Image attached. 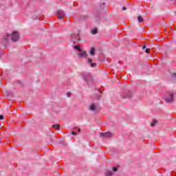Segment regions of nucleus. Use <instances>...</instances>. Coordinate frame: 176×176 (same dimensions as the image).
<instances>
[{"instance_id":"nucleus-8","label":"nucleus","mask_w":176,"mask_h":176,"mask_svg":"<svg viewBox=\"0 0 176 176\" xmlns=\"http://www.w3.org/2000/svg\"><path fill=\"white\" fill-rule=\"evenodd\" d=\"M100 137H105L106 138H109V137H112V133L111 132L107 131L106 133H100Z\"/></svg>"},{"instance_id":"nucleus-27","label":"nucleus","mask_w":176,"mask_h":176,"mask_svg":"<svg viewBox=\"0 0 176 176\" xmlns=\"http://www.w3.org/2000/svg\"><path fill=\"white\" fill-rule=\"evenodd\" d=\"M142 49H146V45H143Z\"/></svg>"},{"instance_id":"nucleus-13","label":"nucleus","mask_w":176,"mask_h":176,"mask_svg":"<svg viewBox=\"0 0 176 176\" xmlns=\"http://www.w3.org/2000/svg\"><path fill=\"white\" fill-rule=\"evenodd\" d=\"M95 53H96V50L91 47L89 51V54H91V56H94Z\"/></svg>"},{"instance_id":"nucleus-18","label":"nucleus","mask_w":176,"mask_h":176,"mask_svg":"<svg viewBox=\"0 0 176 176\" xmlns=\"http://www.w3.org/2000/svg\"><path fill=\"white\" fill-rule=\"evenodd\" d=\"M156 123H157V121L156 120H153V122H151V126L154 127L155 124H156Z\"/></svg>"},{"instance_id":"nucleus-23","label":"nucleus","mask_w":176,"mask_h":176,"mask_svg":"<svg viewBox=\"0 0 176 176\" xmlns=\"http://www.w3.org/2000/svg\"><path fill=\"white\" fill-rule=\"evenodd\" d=\"M0 120H3V116L0 115Z\"/></svg>"},{"instance_id":"nucleus-15","label":"nucleus","mask_w":176,"mask_h":176,"mask_svg":"<svg viewBox=\"0 0 176 176\" xmlns=\"http://www.w3.org/2000/svg\"><path fill=\"white\" fill-rule=\"evenodd\" d=\"M74 49L78 50V52H82V49L80 48V45H75Z\"/></svg>"},{"instance_id":"nucleus-24","label":"nucleus","mask_w":176,"mask_h":176,"mask_svg":"<svg viewBox=\"0 0 176 176\" xmlns=\"http://www.w3.org/2000/svg\"><path fill=\"white\" fill-rule=\"evenodd\" d=\"M122 10H127V8L123 7V8H122Z\"/></svg>"},{"instance_id":"nucleus-25","label":"nucleus","mask_w":176,"mask_h":176,"mask_svg":"<svg viewBox=\"0 0 176 176\" xmlns=\"http://www.w3.org/2000/svg\"><path fill=\"white\" fill-rule=\"evenodd\" d=\"M2 54H3V51L0 50V56H2Z\"/></svg>"},{"instance_id":"nucleus-20","label":"nucleus","mask_w":176,"mask_h":176,"mask_svg":"<svg viewBox=\"0 0 176 176\" xmlns=\"http://www.w3.org/2000/svg\"><path fill=\"white\" fill-rule=\"evenodd\" d=\"M172 78H176V73L172 74Z\"/></svg>"},{"instance_id":"nucleus-1","label":"nucleus","mask_w":176,"mask_h":176,"mask_svg":"<svg viewBox=\"0 0 176 176\" xmlns=\"http://www.w3.org/2000/svg\"><path fill=\"white\" fill-rule=\"evenodd\" d=\"M9 38H11L12 42H17L20 39V34L17 32H13L12 34H6V36L0 41V43L6 46V43L9 42Z\"/></svg>"},{"instance_id":"nucleus-19","label":"nucleus","mask_w":176,"mask_h":176,"mask_svg":"<svg viewBox=\"0 0 176 176\" xmlns=\"http://www.w3.org/2000/svg\"><path fill=\"white\" fill-rule=\"evenodd\" d=\"M113 171L114 173H116L118 171V168L117 167H113Z\"/></svg>"},{"instance_id":"nucleus-10","label":"nucleus","mask_w":176,"mask_h":176,"mask_svg":"<svg viewBox=\"0 0 176 176\" xmlns=\"http://www.w3.org/2000/svg\"><path fill=\"white\" fill-rule=\"evenodd\" d=\"M78 56L80 57H87V53H86V52H80L79 54H78Z\"/></svg>"},{"instance_id":"nucleus-21","label":"nucleus","mask_w":176,"mask_h":176,"mask_svg":"<svg viewBox=\"0 0 176 176\" xmlns=\"http://www.w3.org/2000/svg\"><path fill=\"white\" fill-rule=\"evenodd\" d=\"M71 92H67V97H71Z\"/></svg>"},{"instance_id":"nucleus-28","label":"nucleus","mask_w":176,"mask_h":176,"mask_svg":"<svg viewBox=\"0 0 176 176\" xmlns=\"http://www.w3.org/2000/svg\"><path fill=\"white\" fill-rule=\"evenodd\" d=\"M103 5H105V3H103Z\"/></svg>"},{"instance_id":"nucleus-3","label":"nucleus","mask_w":176,"mask_h":176,"mask_svg":"<svg viewBox=\"0 0 176 176\" xmlns=\"http://www.w3.org/2000/svg\"><path fill=\"white\" fill-rule=\"evenodd\" d=\"M89 109L93 112H98V111H100V105L97 103L93 102L89 105Z\"/></svg>"},{"instance_id":"nucleus-7","label":"nucleus","mask_w":176,"mask_h":176,"mask_svg":"<svg viewBox=\"0 0 176 176\" xmlns=\"http://www.w3.org/2000/svg\"><path fill=\"white\" fill-rule=\"evenodd\" d=\"M131 97H133V92L131 91H127L124 95L122 96V98H131Z\"/></svg>"},{"instance_id":"nucleus-16","label":"nucleus","mask_w":176,"mask_h":176,"mask_svg":"<svg viewBox=\"0 0 176 176\" xmlns=\"http://www.w3.org/2000/svg\"><path fill=\"white\" fill-rule=\"evenodd\" d=\"M138 21H139V23H144V19L141 16H138Z\"/></svg>"},{"instance_id":"nucleus-11","label":"nucleus","mask_w":176,"mask_h":176,"mask_svg":"<svg viewBox=\"0 0 176 176\" xmlns=\"http://www.w3.org/2000/svg\"><path fill=\"white\" fill-rule=\"evenodd\" d=\"M78 131V133H80V129H78L76 127L74 128V131L72 132V135H76L77 133L75 131Z\"/></svg>"},{"instance_id":"nucleus-9","label":"nucleus","mask_w":176,"mask_h":176,"mask_svg":"<svg viewBox=\"0 0 176 176\" xmlns=\"http://www.w3.org/2000/svg\"><path fill=\"white\" fill-rule=\"evenodd\" d=\"M88 63L89 64H90L92 68H95V67H97V64L93 63V60H91V58H88Z\"/></svg>"},{"instance_id":"nucleus-6","label":"nucleus","mask_w":176,"mask_h":176,"mask_svg":"<svg viewBox=\"0 0 176 176\" xmlns=\"http://www.w3.org/2000/svg\"><path fill=\"white\" fill-rule=\"evenodd\" d=\"M57 16H58V20H63V19L65 17V13L63 10H59L57 12Z\"/></svg>"},{"instance_id":"nucleus-26","label":"nucleus","mask_w":176,"mask_h":176,"mask_svg":"<svg viewBox=\"0 0 176 176\" xmlns=\"http://www.w3.org/2000/svg\"><path fill=\"white\" fill-rule=\"evenodd\" d=\"M100 98H101V96L98 95L97 100H100Z\"/></svg>"},{"instance_id":"nucleus-4","label":"nucleus","mask_w":176,"mask_h":176,"mask_svg":"<svg viewBox=\"0 0 176 176\" xmlns=\"http://www.w3.org/2000/svg\"><path fill=\"white\" fill-rule=\"evenodd\" d=\"M71 41L73 42V43H77L80 41V37L79 36L78 33H72L71 35Z\"/></svg>"},{"instance_id":"nucleus-14","label":"nucleus","mask_w":176,"mask_h":176,"mask_svg":"<svg viewBox=\"0 0 176 176\" xmlns=\"http://www.w3.org/2000/svg\"><path fill=\"white\" fill-rule=\"evenodd\" d=\"M91 32V34H93V35H96L98 32V30L97 28H95V29L92 30Z\"/></svg>"},{"instance_id":"nucleus-5","label":"nucleus","mask_w":176,"mask_h":176,"mask_svg":"<svg viewBox=\"0 0 176 176\" xmlns=\"http://www.w3.org/2000/svg\"><path fill=\"white\" fill-rule=\"evenodd\" d=\"M174 100V93L173 91H168L165 96L166 102H171Z\"/></svg>"},{"instance_id":"nucleus-2","label":"nucleus","mask_w":176,"mask_h":176,"mask_svg":"<svg viewBox=\"0 0 176 176\" xmlns=\"http://www.w3.org/2000/svg\"><path fill=\"white\" fill-rule=\"evenodd\" d=\"M82 78L87 83V85H91L93 83V76L90 73L84 72L82 74Z\"/></svg>"},{"instance_id":"nucleus-17","label":"nucleus","mask_w":176,"mask_h":176,"mask_svg":"<svg viewBox=\"0 0 176 176\" xmlns=\"http://www.w3.org/2000/svg\"><path fill=\"white\" fill-rule=\"evenodd\" d=\"M52 127L55 129V130H58V129H60V124L52 125Z\"/></svg>"},{"instance_id":"nucleus-22","label":"nucleus","mask_w":176,"mask_h":176,"mask_svg":"<svg viewBox=\"0 0 176 176\" xmlns=\"http://www.w3.org/2000/svg\"><path fill=\"white\" fill-rule=\"evenodd\" d=\"M150 51H151V49L147 48V49L146 50V53H149Z\"/></svg>"},{"instance_id":"nucleus-12","label":"nucleus","mask_w":176,"mask_h":176,"mask_svg":"<svg viewBox=\"0 0 176 176\" xmlns=\"http://www.w3.org/2000/svg\"><path fill=\"white\" fill-rule=\"evenodd\" d=\"M112 175H113V173H112V171L107 170L105 172V176H112Z\"/></svg>"}]
</instances>
